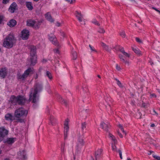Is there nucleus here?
I'll return each instance as SVG.
<instances>
[{
    "label": "nucleus",
    "mask_w": 160,
    "mask_h": 160,
    "mask_svg": "<svg viewBox=\"0 0 160 160\" xmlns=\"http://www.w3.org/2000/svg\"><path fill=\"white\" fill-rule=\"evenodd\" d=\"M156 11L158 12L159 14L160 13V11L159 10L157 9Z\"/></svg>",
    "instance_id": "e2e57ef3"
},
{
    "label": "nucleus",
    "mask_w": 160,
    "mask_h": 160,
    "mask_svg": "<svg viewBox=\"0 0 160 160\" xmlns=\"http://www.w3.org/2000/svg\"><path fill=\"white\" fill-rule=\"evenodd\" d=\"M41 24V22L38 20L29 19L27 21V26L32 27L35 28H38Z\"/></svg>",
    "instance_id": "0eeeda50"
},
{
    "label": "nucleus",
    "mask_w": 160,
    "mask_h": 160,
    "mask_svg": "<svg viewBox=\"0 0 160 160\" xmlns=\"http://www.w3.org/2000/svg\"><path fill=\"white\" fill-rule=\"evenodd\" d=\"M86 123L85 122L82 123L81 127L82 129L83 130L86 128Z\"/></svg>",
    "instance_id": "ea45409f"
},
{
    "label": "nucleus",
    "mask_w": 160,
    "mask_h": 160,
    "mask_svg": "<svg viewBox=\"0 0 160 160\" xmlns=\"http://www.w3.org/2000/svg\"><path fill=\"white\" fill-rule=\"evenodd\" d=\"M45 75L48 77L50 80H51L52 78V74L51 72L49 71H46Z\"/></svg>",
    "instance_id": "c85d7f7f"
},
{
    "label": "nucleus",
    "mask_w": 160,
    "mask_h": 160,
    "mask_svg": "<svg viewBox=\"0 0 160 160\" xmlns=\"http://www.w3.org/2000/svg\"><path fill=\"white\" fill-rule=\"evenodd\" d=\"M4 17L3 15H0V24H1L3 20Z\"/></svg>",
    "instance_id": "58836bf2"
},
{
    "label": "nucleus",
    "mask_w": 160,
    "mask_h": 160,
    "mask_svg": "<svg viewBox=\"0 0 160 160\" xmlns=\"http://www.w3.org/2000/svg\"><path fill=\"white\" fill-rule=\"evenodd\" d=\"M29 35V31L26 29H24L21 32V37L23 40H27Z\"/></svg>",
    "instance_id": "9b49d317"
},
{
    "label": "nucleus",
    "mask_w": 160,
    "mask_h": 160,
    "mask_svg": "<svg viewBox=\"0 0 160 160\" xmlns=\"http://www.w3.org/2000/svg\"><path fill=\"white\" fill-rule=\"evenodd\" d=\"M112 150L113 151H116V152H119L120 158L121 159H122V152L121 149H119L118 150H116V146L115 145H112Z\"/></svg>",
    "instance_id": "412c9836"
},
{
    "label": "nucleus",
    "mask_w": 160,
    "mask_h": 160,
    "mask_svg": "<svg viewBox=\"0 0 160 160\" xmlns=\"http://www.w3.org/2000/svg\"><path fill=\"white\" fill-rule=\"evenodd\" d=\"M152 157L157 160H160V157L155 155L153 154Z\"/></svg>",
    "instance_id": "4c0bfd02"
},
{
    "label": "nucleus",
    "mask_w": 160,
    "mask_h": 160,
    "mask_svg": "<svg viewBox=\"0 0 160 160\" xmlns=\"http://www.w3.org/2000/svg\"><path fill=\"white\" fill-rule=\"evenodd\" d=\"M49 39L51 42L53 44L55 45H58V42L56 37L54 35H52V36H49Z\"/></svg>",
    "instance_id": "6ab92c4d"
},
{
    "label": "nucleus",
    "mask_w": 160,
    "mask_h": 160,
    "mask_svg": "<svg viewBox=\"0 0 160 160\" xmlns=\"http://www.w3.org/2000/svg\"><path fill=\"white\" fill-rule=\"evenodd\" d=\"M115 80L117 82V83L118 85L120 87H122V85L121 82L118 79H117L116 78H115Z\"/></svg>",
    "instance_id": "473e14b6"
},
{
    "label": "nucleus",
    "mask_w": 160,
    "mask_h": 160,
    "mask_svg": "<svg viewBox=\"0 0 160 160\" xmlns=\"http://www.w3.org/2000/svg\"><path fill=\"white\" fill-rule=\"evenodd\" d=\"M75 14L81 24L83 25L85 24V22L83 21V16L81 13V12L76 11L75 12Z\"/></svg>",
    "instance_id": "f8f14e48"
},
{
    "label": "nucleus",
    "mask_w": 160,
    "mask_h": 160,
    "mask_svg": "<svg viewBox=\"0 0 160 160\" xmlns=\"http://www.w3.org/2000/svg\"><path fill=\"white\" fill-rule=\"evenodd\" d=\"M16 141V138H8L6 141L5 142V143H6L8 144H12Z\"/></svg>",
    "instance_id": "aec40b11"
},
{
    "label": "nucleus",
    "mask_w": 160,
    "mask_h": 160,
    "mask_svg": "<svg viewBox=\"0 0 160 160\" xmlns=\"http://www.w3.org/2000/svg\"><path fill=\"white\" fill-rule=\"evenodd\" d=\"M26 101V98L24 96L21 95H18L17 97L14 95H12L9 100V102L13 105L18 104L21 105H24Z\"/></svg>",
    "instance_id": "f03ea898"
},
{
    "label": "nucleus",
    "mask_w": 160,
    "mask_h": 160,
    "mask_svg": "<svg viewBox=\"0 0 160 160\" xmlns=\"http://www.w3.org/2000/svg\"><path fill=\"white\" fill-rule=\"evenodd\" d=\"M60 35L62 36L63 37H65V34L64 32L63 31L60 32Z\"/></svg>",
    "instance_id": "8fccbe9b"
},
{
    "label": "nucleus",
    "mask_w": 160,
    "mask_h": 160,
    "mask_svg": "<svg viewBox=\"0 0 160 160\" xmlns=\"http://www.w3.org/2000/svg\"><path fill=\"white\" fill-rule=\"evenodd\" d=\"M98 32L100 33H104L105 32V30L102 28H99Z\"/></svg>",
    "instance_id": "e433bc0d"
},
{
    "label": "nucleus",
    "mask_w": 160,
    "mask_h": 160,
    "mask_svg": "<svg viewBox=\"0 0 160 160\" xmlns=\"http://www.w3.org/2000/svg\"><path fill=\"white\" fill-rule=\"evenodd\" d=\"M150 97L151 98H156L157 97V96L155 93H153L151 94L150 95Z\"/></svg>",
    "instance_id": "37998d69"
},
{
    "label": "nucleus",
    "mask_w": 160,
    "mask_h": 160,
    "mask_svg": "<svg viewBox=\"0 0 160 160\" xmlns=\"http://www.w3.org/2000/svg\"><path fill=\"white\" fill-rule=\"evenodd\" d=\"M58 101L60 103L65 106L67 105V102L65 100L62 99V98L60 96H58Z\"/></svg>",
    "instance_id": "cd10ccee"
},
{
    "label": "nucleus",
    "mask_w": 160,
    "mask_h": 160,
    "mask_svg": "<svg viewBox=\"0 0 160 160\" xmlns=\"http://www.w3.org/2000/svg\"><path fill=\"white\" fill-rule=\"evenodd\" d=\"M92 23L96 25H97L98 26H99L100 25V24H99L98 23V21L97 20H96V19L93 20L92 21Z\"/></svg>",
    "instance_id": "72a5a7b5"
},
{
    "label": "nucleus",
    "mask_w": 160,
    "mask_h": 160,
    "mask_svg": "<svg viewBox=\"0 0 160 160\" xmlns=\"http://www.w3.org/2000/svg\"><path fill=\"white\" fill-rule=\"evenodd\" d=\"M8 131L4 127H0V142L3 140L4 138L8 135Z\"/></svg>",
    "instance_id": "6e6552de"
},
{
    "label": "nucleus",
    "mask_w": 160,
    "mask_h": 160,
    "mask_svg": "<svg viewBox=\"0 0 160 160\" xmlns=\"http://www.w3.org/2000/svg\"><path fill=\"white\" fill-rule=\"evenodd\" d=\"M119 127L120 128V129H121L122 128H123V127L120 125H119Z\"/></svg>",
    "instance_id": "bf43d9fd"
},
{
    "label": "nucleus",
    "mask_w": 160,
    "mask_h": 160,
    "mask_svg": "<svg viewBox=\"0 0 160 160\" xmlns=\"http://www.w3.org/2000/svg\"><path fill=\"white\" fill-rule=\"evenodd\" d=\"M25 5L27 8L29 10H32L33 8L32 3L31 2H27L25 3Z\"/></svg>",
    "instance_id": "b1692460"
},
{
    "label": "nucleus",
    "mask_w": 160,
    "mask_h": 160,
    "mask_svg": "<svg viewBox=\"0 0 160 160\" xmlns=\"http://www.w3.org/2000/svg\"><path fill=\"white\" fill-rule=\"evenodd\" d=\"M118 135L119 136V137L121 138H123V136L119 131H118Z\"/></svg>",
    "instance_id": "49530a36"
},
{
    "label": "nucleus",
    "mask_w": 160,
    "mask_h": 160,
    "mask_svg": "<svg viewBox=\"0 0 160 160\" xmlns=\"http://www.w3.org/2000/svg\"><path fill=\"white\" fill-rule=\"evenodd\" d=\"M136 40L138 42H141V40L140 39L138 38H135Z\"/></svg>",
    "instance_id": "09e8293b"
},
{
    "label": "nucleus",
    "mask_w": 160,
    "mask_h": 160,
    "mask_svg": "<svg viewBox=\"0 0 160 160\" xmlns=\"http://www.w3.org/2000/svg\"><path fill=\"white\" fill-rule=\"evenodd\" d=\"M31 53L29 58L28 59V63L30 66H34L37 62L36 55V48L34 46H31L30 47Z\"/></svg>",
    "instance_id": "7ed1b4c3"
},
{
    "label": "nucleus",
    "mask_w": 160,
    "mask_h": 160,
    "mask_svg": "<svg viewBox=\"0 0 160 160\" xmlns=\"http://www.w3.org/2000/svg\"><path fill=\"white\" fill-rule=\"evenodd\" d=\"M65 0L66 1L68 2H70V3H72V2H73V1H72L73 0Z\"/></svg>",
    "instance_id": "603ef678"
},
{
    "label": "nucleus",
    "mask_w": 160,
    "mask_h": 160,
    "mask_svg": "<svg viewBox=\"0 0 160 160\" xmlns=\"http://www.w3.org/2000/svg\"><path fill=\"white\" fill-rule=\"evenodd\" d=\"M15 42V39L14 36L9 34L3 40V46L8 48H11Z\"/></svg>",
    "instance_id": "20e7f679"
},
{
    "label": "nucleus",
    "mask_w": 160,
    "mask_h": 160,
    "mask_svg": "<svg viewBox=\"0 0 160 160\" xmlns=\"http://www.w3.org/2000/svg\"><path fill=\"white\" fill-rule=\"evenodd\" d=\"M150 126H151V127L153 128V127H154L155 126V125L154 124L152 123V124H151Z\"/></svg>",
    "instance_id": "4d7b16f0"
},
{
    "label": "nucleus",
    "mask_w": 160,
    "mask_h": 160,
    "mask_svg": "<svg viewBox=\"0 0 160 160\" xmlns=\"http://www.w3.org/2000/svg\"><path fill=\"white\" fill-rule=\"evenodd\" d=\"M35 76H36L35 78L37 79L38 78V74L36 73V74Z\"/></svg>",
    "instance_id": "052dcab7"
},
{
    "label": "nucleus",
    "mask_w": 160,
    "mask_h": 160,
    "mask_svg": "<svg viewBox=\"0 0 160 160\" xmlns=\"http://www.w3.org/2000/svg\"><path fill=\"white\" fill-rule=\"evenodd\" d=\"M100 126L101 128L103 129L104 130L108 132L110 125L107 122L105 123L103 122H102L100 123Z\"/></svg>",
    "instance_id": "dca6fc26"
},
{
    "label": "nucleus",
    "mask_w": 160,
    "mask_h": 160,
    "mask_svg": "<svg viewBox=\"0 0 160 160\" xmlns=\"http://www.w3.org/2000/svg\"><path fill=\"white\" fill-rule=\"evenodd\" d=\"M33 68H29L25 70L22 75L19 73H17V78L18 79L24 80L30 74H32L33 73Z\"/></svg>",
    "instance_id": "39448f33"
},
{
    "label": "nucleus",
    "mask_w": 160,
    "mask_h": 160,
    "mask_svg": "<svg viewBox=\"0 0 160 160\" xmlns=\"http://www.w3.org/2000/svg\"><path fill=\"white\" fill-rule=\"evenodd\" d=\"M120 36H122V38H125L126 36V34L124 31H121L120 32Z\"/></svg>",
    "instance_id": "c9c22d12"
},
{
    "label": "nucleus",
    "mask_w": 160,
    "mask_h": 160,
    "mask_svg": "<svg viewBox=\"0 0 160 160\" xmlns=\"http://www.w3.org/2000/svg\"><path fill=\"white\" fill-rule=\"evenodd\" d=\"M158 92L160 93V89H158Z\"/></svg>",
    "instance_id": "0e129e2a"
},
{
    "label": "nucleus",
    "mask_w": 160,
    "mask_h": 160,
    "mask_svg": "<svg viewBox=\"0 0 160 160\" xmlns=\"http://www.w3.org/2000/svg\"><path fill=\"white\" fill-rule=\"evenodd\" d=\"M103 155L102 150L101 149H98L95 153V156L96 160L99 159Z\"/></svg>",
    "instance_id": "f3484780"
},
{
    "label": "nucleus",
    "mask_w": 160,
    "mask_h": 160,
    "mask_svg": "<svg viewBox=\"0 0 160 160\" xmlns=\"http://www.w3.org/2000/svg\"><path fill=\"white\" fill-rule=\"evenodd\" d=\"M152 8L154 10H155V11H156L157 9V8H154V7H152Z\"/></svg>",
    "instance_id": "680f3d73"
},
{
    "label": "nucleus",
    "mask_w": 160,
    "mask_h": 160,
    "mask_svg": "<svg viewBox=\"0 0 160 160\" xmlns=\"http://www.w3.org/2000/svg\"><path fill=\"white\" fill-rule=\"evenodd\" d=\"M110 137L114 141L115 140V138L113 135L112 134H109Z\"/></svg>",
    "instance_id": "a18cd8bd"
},
{
    "label": "nucleus",
    "mask_w": 160,
    "mask_h": 160,
    "mask_svg": "<svg viewBox=\"0 0 160 160\" xmlns=\"http://www.w3.org/2000/svg\"><path fill=\"white\" fill-rule=\"evenodd\" d=\"M121 131L123 132V133L126 134L125 133V131L124 130V129H123V128H122L121 129Z\"/></svg>",
    "instance_id": "6e6d98bb"
},
{
    "label": "nucleus",
    "mask_w": 160,
    "mask_h": 160,
    "mask_svg": "<svg viewBox=\"0 0 160 160\" xmlns=\"http://www.w3.org/2000/svg\"><path fill=\"white\" fill-rule=\"evenodd\" d=\"M90 47L91 52H97L96 50H95L94 47L92 46L91 45L89 44V46Z\"/></svg>",
    "instance_id": "f704fd0d"
},
{
    "label": "nucleus",
    "mask_w": 160,
    "mask_h": 160,
    "mask_svg": "<svg viewBox=\"0 0 160 160\" xmlns=\"http://www.w3.org/2000/svg\"><path fill=\"white\" fill-rule=\"evenodd\" d=\"M84 142L82 138L79 137L78 139L76 149L79 150L84 145Z\"/></svg>",
    "instance_id": "4468645a"
},
{
    "label": "nucleus",
    "mask_w": 160,
    "mask_h": 160,
    "mask_svg": "<svg viewBox=\"0 0 160 160\" xmlns=\"http://www.w3.org/2000/svg\"><path fill=\"white\" fill-rule=\"evenodd\" d=\"M127 160H131V159L130 158H127Z\"/></svg>",
    "instance_id": "69168bd1"
},
{
    "label": "nucleus",
    "mask_w": 160,
    "mask_h": 160,
    "mask_svg": "<svg viewBox=\"0 0 160 160\" xmlns=\"http://www.w3.org/2000/svg\"><path fill=\"white\" fill-rule=\"evenodd\" d=\"M69 120L68 119H67L64 122V136L65 138H67L68 135V132L69 130V128L68 126V122Z\"/></svg>",
    "instance_id": "9d476101"
},
{
    "label": "nucleus",
    "mask_w": 160,
    "mask_h": 160,
    "mask_svg": "<svg viewBox=\"0 0 160 160\" xmlns=\"http://www.w3.org/2000/svg\"><path fill=\"white\" fill-rule=\"evenodd\" d=\"M61 23L58 22H57L56 23V25L58 27H59L60 26Z\"/></svg>",
    "instance_id": "864d4df0"
},
{
    "label": "nucleus",
    "mask_w": 160,
    "mask_h": 160,
    "mask_svg": "<svg viewBox=\"0 0 160 160\" xmlns=\"http://www.w3.org/2000/svg\"><path fill=\"white\" fill-rule=\"evenodd\" d=\"M5 118L6 120L12 122L13 120V117L11 113H7L5 116Z\"/></svg>",
    "instance_id": "a211bd4d"
},
{
    "label": "nucleus",
    "mask_w": 160,
    "mask_h": 160,
    "mask_svg": "<svg viewBox=\"0 0 160 160\" xmlns=\"http://www.w3.org/2000/svg\"><path fill=\"white\" fill-rule=\"evenodd\" d=\"M45 18L46 19L51 22H53L54 20L52 18L50 12H48L45 14Z\"/></svg>",
    "instance_id": "5701e85b"
},
{
    "label": "nucleus",
    "mask_w": 160,
    "mask_h": 160,
    "mask_svg": "<svg viewBox=\"0 0 160 160\" xmlns=\"http://www.w3.org/2000/svg\"><path fill=\"white\" fill-rule=\"evenodd\" d=\"M17 24L16 21L13 19L10 20L7 23V25L10 27H13Z\"/></svg>",
    "instance_id": "4be33fe9"
},
{
    "label": "nucleus",
    "mask_w": 160,
    "mask_h": 160,
    "mask_svg": "<svg viewBox=\"0 0 160 160\" xmlns=\"http://www.w3.org/2000/svg\"><path fill=\"white\" fill-rule=\"evenodd\" d=\"M116 68L118 70H119L120 69V68L119 66H118V64L116 65Z\"/></svg>",
    "instance_id": "5fc2aeb1"
},
{
    "label": "nucleus",
    "mask_w": 160,
    "mask_h": 160,
    "mask_svg": "<svg viewBox=\"0 0 160 160\" xmlns=\"http://www.w3.org/2000/svg\"><path fill=\"white\" fill-rule=\"evenodd\" d=\"M54 52L56 53H59V51L58 49H55L54 50Z\"/></svg>",
    "instance_id": "3c124183"
},
{
    "label": "nucleus",
    "mask_w": 160,
    "mask_h": 160,
    "mask_svg": "<svg viewBox=\"0 0 160 160\" xmlns=\"http://www.w3.org/2000/svg\"><path fill=\"white\" fill-rule=\"evenodd\" d=\"M50 121L51 124L52 125L54 126L55 125V123L56 121V119L54 118L53 117L51 116Z\"/></svg>",
    "instance_id": "7c9ffc66"
},
{
    "label": "nucleus",
    "mask_w": 160,
    "mask_h": 160,
    "mask_svg": "<svg viewBox=\"0 0 160 160\" xmlns=\"http://www.w3.org/2000/svg\"><path fill=\"white\" fill-rule=\"evenodd\" d=\"M119 58L121 61H122L123 63L128 65H129V62L128 61L126 60L124 58V57L121 54H119Z\"/></svg>",
    "instance_id": "393cba45"
},
{
    "label": "nucleus",
    "mask_w": 160,
    "mask_h": 160,
    "mask_svg": "<svg viewBox=\"0 0 160 160\" xmlns=\"http://www.w3.org/2000/svg\"><path fill=\"white\" fill-rule=\"evenodd\" d=\"M10 0H3L2 3L4 4H7L9 2Z\"/></svg>",
    "instance_id": "79ce46f5"
},
{
    "label": "nucleus",
    "mask_w": 160,
    "mask_h": 160,
    "mask_svg": "<svg viewBox=\"0 0 160 160\" xmlns=\"http://www.w3.org/2000/svg\"><path fill=\"white\" fill-rule=\"evenodd\" d=\"M119 49L120 51L122 53H123L125 51L123 48L121 47L119 48Z\"/></svg>",
    "instance_id": "de8ad7c7"
},
{
    "label": "nucleus",
    "mask_w": 160,
    "mask_h": 160,
    "mask_svg": "<svg viewBox=\"0 0 160 160\" xmlns=\"http://www.w3.org/2000/svg\"><path fill=\"white\" fill-rule=\"evenodd\" d=\"M8 74V69L6 68H2L0 69V78H4L7 76Z\"/></svg>",
    "instance_id": "ddd939ff"
},
{
    "label": "nucleus",
    "mask_w": 160,
    "mask_h": 160,
    "mask_svg": "<svg viewBox=\"0 0 160 160\" xmlns=\"http://www.w3.org/2000/svg\"><path fill=\"white\" fill-rule=\"evenodd\" d=\"M42 89V86L38 84L36 85V87L34 89H31L29 95V100H32V102L33 103H36L38 100V97L37 96V95L38 92H40Z\"/></svg>",
    "instance_id": "f257e3e1"
},
{
    "label": "nucleus",
    "mask_w": 160,
    "mask_h": 160,
    "mask_svg": "<svg viewBox=\"0 0 160 160\" xmlns=\"http://www.w3.org/2000/svg\"><path fill=\"white\" fill-rule=\"evenodd\" d=\"M132 50L136 54H139L140 53V51L139 49L136 47H132Z\"/></svg>",
    "instance_id": "c756f323"
},
{
    "label": "nucleus",
    "mask_w": 160,
    "mask_h": 160,
    "mask_svg": "<svg viewBox=\"0 0 160 160\" xmlns=\"http://www.w3.org/2000/svg\"><path fill=\"white\" fill-rule=\"evenodd\" d=\"M98 77L99 78H101V77L100 76V75H98Z\"/></svg>",
    "instance_id": "338daca9"
},
{
    "label": "nucleus",
    "mask_w": 160,
    "mask_h": 160,
    "mask_svg": "<svg viewBox=\"0 0 160 160\" xmlns=\"http://www.w3.org/2000/svg\"><path fill=\"white\" fill-rule=\"evenodd\" d=\"M17 7V4L15 2H14L10 6L8 9V11L12 13H13L14 12Z\"/></svg>",
    "instance_id": "2eb2a0df"
},
{
    "label": "nucleus",
    "mask_w": 160,
    "mask_h": 160,
    "mask_svg": "<svg viewBox=\"0 0 160 160\" xmlns=\"http://www.w3.org/2000/svg\"><path fill=\"white\" fill-rule=\"evenodd\" d=\"M28 111L22 108H19L16 110L14 115L16 118H19L22 117H26L27 116Z\"/></svg>",
    "instance_id": "423d86ee"
},
{
    "label": "nucleus",
    "mask_w": 160,
    "mask_h": 160,
    "mask_svg": "<svg viewBox=\"0 0 160 160\" xmlns=\"http://www.w3.org/2000/svg\"><path fill=\"white\" fill-rule=\"evenodd\" d=\"M23 122V120L21 118H18L17 119V121H16L17 122Z\"/></svg>",
    "instance_id": "a19ab883"
},
{
    "label": "nucleus",
    "mask_w": 160,
    "mask_h": 160,
    "mask_svg": "<svg viewBox=\"0 0 160 160\" xmlns=\"http://www.w3.org/2000/svg\"><path fill=\"white\" fill-rule=\"evenodd\" d=\"M102 46L103 47V48L106 51H109V48L103 42L102 43Z\"/></svg>",
    "instance_id": "2f4dec72"
},
{
    "label": "nucleus",
    "mask_w": 160,
    "mask_h": 160,
    "mask_svg": "<svg viewBox=\"0 0 160 160\" xmlns=\"http://www.w3.org/2000/svg\"><path fill=\"white\" fill-rule=\"evenodd\" d=\"M58 101L60 103L65 106L67 105V102L65 100L62 99V98L60 96H58Z\"/></svg>",
    "instance_id": "bb28decb"
},
{
    "label": "nucleus",
    "mask_w": 160,
    "mask_h": 160,
    "mask_svg": "<svg viewBox=\"0 0 160 160\" xmlns=\"http://www.w3.org/2000/svg\"><path fill=\"white\" fill-rule=\"evenodd\" d=\"M33 0L35 2H38L39 1V0Z\"/></svg>",
    "instance_id": "774afa93"
},
{
    "label": "nucleus",
    "mask_w": 160,
    "mask_h": 160,
    "mask_svg": "<svg viewBox=\"0 0 160 160\" xmlns=\"http://www.w3.org/2000/svg\"><path fill=\"white\" fill-rule=\"evenodd\" d=\"M153 152L152 151H149V153H148V154L149 155H151L152 153Z\"/></svg>",
    "instance_id": "13d9d810"
},
{
    "label": "nucleus",
    "mask_w": 160,
    "mask_h": 160,
    "mask_svg": "<svg viewBox=\"0 0 160 160\" xmlns=\"http://www.w3.org/2000/svg\"><path fill=\"white\" fill-rule=\"evenodd\" d=\"M17 156L19 160H26V152L24 150L19 151L18 153Z\"/></svg>",
    "instance_id": "1a4fd4ad"
},
{
    "label": "nucleus",
    "mask_w": 160,
    "mask_h": 160,
    "mask_svg": "<svg viewBox=\"0 0 160 160\" xmlns=\"http://www.w3.org/2000/svg\"><path fill=\"white\" fill-rule=\"evenodd\" d=\"M123 54L126 56V57H130V55L128 53H127V52L124 51L123 53Z\"/></svg>",
    "instance_id": "c03bdc74"
},
{
    "label": "nucleus",
    "mask_w": 160,
    "mask_h": 160,
    "mask_svg": "<svg viewBox=\"0 0 160 160\" xmlns=\"http://www.w3.org/2000/svg\"><path fill=\"white\" fill-rule=\"evenodd\" d=\"M71 57L73 60H76L77 58V53L76 51L73 50V48H72L71 51Z\"/></svg>",
    "instance_id": "a878e982"
}]
</instances>
